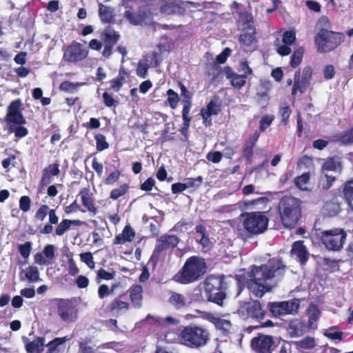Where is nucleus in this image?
Wrapping results in <instances>:
<instances>
[{"mask_svg": "<svg viewBox=\"0 0 353 353\" xmlns=\"http://www.w3.org/2000/svg\"><path fill=\"white\" fill-rule=\"evenodd\" d=\"M285 271V265L276 258L262 265L253 266L248 273L247 288L256 297L261 298L272 290V282L280 280Z\"/></svg>", "mask_w": 353, "mask_h": 353, "instance_id": "nucleus-1", "label": "nucleus"}, {"mask_svg": "<svg viewBox=\"0 0 353 353\" xmlns=\"http://www.w3.org/2000/svg\"><path fill=\"white\" fill-rule=\"evenodd\" d=\"M21 101L19 99L12 101L7 108V113L3 118L5 130L8 133H14L17 138L26 137L28 130L23 125L26 123V119L21 112Z\"/></svg>", "mask_w": 353, "mask_h": 353, "instance_id": "nucleus-2", "label": "nucleus"}, {"mask_svg": "<svg viewBox=\"0 0 353 353\" xmlns=\"http://www.w3.org/2000/svg\"><path fill=\"white\" fill-rule=\"evenodd\" d=\"M206 264L203 259L191 256L187 259L181 270L175 276L176 280L186 284L194 282L206 272Z\"/></svg>", "mask_w": 353, "mask_h": 353, "instance_id": "nucleus-3", "label": "nucleus"}, {"mask_svg": "<svg viewBox=\"0 0 353 353\" xmlns=\"http://www.w3.org/2000/svg\"><path fill=\"white\" fill-rule=\"evenodd\" d=\"M280 217L285 228L295 226L301 216V204L299 199L292 196L283 197L279 202Z\"/></svg>", "mask_w": 353, "mask_h": 353, "instance_id": "nucleus-4", "label": "nucleus"}, {"mask_svg": "<svg viewBox=\"0 0 353 353\" xmlns=\"http://www.w3.org/2000/svg\"><path fill=\"white\" fill-rule=\"evenodd\" d=\"M207 329L197 325L185 327L179 334L181 343L192 348L204 346L209 340Z\"/></svg>", "mask_w": 353, "mask_h": 353, "instance_id": "nucleus-5", "label": "nucleus"}, {"mask_svg": "<svg viewBox=\"0 0 353 353\" xmlns=\"http://www.w3.org/2000/svg\"><path fill=\"white\" fill-rule=\"evenodd\" d=\"M344 39L343 33L323 29L317 34L315 42L319 52H327L337 48L343 42Z\"/></svg>", "mask_w": 353, "mask_h": 353, "instance_id": "nucleus-6", "label": "nucleus"}, {"mask_svg": "<svg viewBox=\"0 0 353 353\" xmlns=\"http://www.w3.org/2000/svg\"><path fill=\"white\" fill-rule=\"evenodd\" d=\"M223 281L221 277L208 276L204 282L205 292L208 301L222 306L225 294L223 288Z\"/></svg>", "mask_w": 353, "mask_h": 353, "instance_id": "nucleus-7", "label": "nucleus"}, {"mask_svg": "<svg viewBox=\"0 0 353 353\" xmlns=\"http://www.w3.org/2000/svg\"><path fill=\"white\" fill-rule=\"evenodd\" d=\"M268 221V218L263 212H250L245 214L243 225L248 232L258 234L267 229Z\"/></svg>", "mask_w": 353, "mask_h": 353, "instance_id": "nucleus-8", "label": "nucleus"}, {"mask_svg": "<svg viewBox=\"0 0 353 353\" xmlns=\"http://www.w3.org/2000/svg\"><path fill=\"white\" fill-rule=\"evenodd\" d=\"M345 239L346 233L342 229L333 228L321 232V240L325 247L329 250H340Z\"/></svg>", "mask_w": 353, "mask_h": 353, "instance_id": "nucleus-9", "label": "nucleus"}, {"mask_svg": "<svg viewBox=\"0 0 353 353\" xmlns=\"http://www.w3.org/2000/svg\"><path fill=\"white\" fill-rule=\"evenodd\" d=\"M57 314L65 323L75 322L78 319V309L74 303L70 299L57 301Z\"/></svg>", "mask_w": 353, "mask_h": 353, "instance_id": "nucleus-10", "label": "nucleus"}, {"mask_svg": "<svg viewBox=\"0 0 353 353\" xmlns=\"http://www.w3.org/2000/svg\"><path fill=\"white\" fill-rule=\"evenodd\" d=\"M299 305V300L296 299L287 301L271 303L270 311L274 316L294 314L298 311Z\"/></svg>", "mask_w": 353, "mask_h": 353, "instance_id": "nucleus-11", "label": "nucleus"}, {"mask_svg": "<svg viewBox=\"0 0 353 353\" xmlns=\"http://www.w3.org/2000/svg\"><path fill=\"white\" fill-rule=\"evenodd\" d=\"M238 312L243 319H263L265 316V311L261 304L258 301H252L242 304Z\"/></svg>", "mask_w": 353, "mask_h": 353, "instance_id": "nucleus-12", "label": "nucleus"}, {"mask_svg": "<svg viewBox=\"0 0 353 353\" xmlns=\"http://www.w3.org/2000/svg\"><path fill=\"white\" fill-rule=\"evenodd\" d=\"M88 54V51L85 46L74 42L65 49L63 59L68 62L75 63L85 59Z\"/></svg>", "mask_w": 353, "mask_h": 353, "instance_id": "nucleus-13", "label": "nucleus"}, {"mask_svg": "<svg viewBox=\"0 0 353 353\" xmlns=\"http://www.w3.org/2000/svg\"><path fill=\"white\" fill-rule=\"evenodd\" d=\"M312 69L311 67H305L303 70L301 78H300V71L297 70L294 74V85L292 94L294 96L299 91L300 93H304L308 88L312 78Z\"/></svg>", "mask_w": 353, "mask_h": 353, "instance_id": "nucleus-14", "label": "nucleus"}, {"mask_svg": "<svg viewBox=\"0 0 353 353\" xmlns=\"http://www.w3.org/2000/svg\"><path fill=\"white\" fill-rule=\"evenodd\" d=\"M125 17L133 25L147 24L151 21V12L145 8H140L137 11L128 10L124 13Z\"/></svg>", "mask_w": 353, "mask_h": 353, "instance_id": "nucleus-15", "label": "nucleus"}, {"mask_svg": "<svg viewBox=\"0 0 353 353\" xmlns=\"http://www.w3.org/2000/svg\"><path fill=\"white\" fill-rule=\"evenodd\" d=\"M251 345L256 353H272L273 340L268 335H260L252 340Z\"/></svg>", "mask_w": 353, "mask_h": 353, "instance_id": "nucleus-16", "label": "nucleus"}, {"mask_svg": "<svg viewBox=\"0 0 353 353\" xmlns=\"http://www.w3.org/2000/svg\"><path fill=\"white\" fill-rule=\"evenodd\" d=\"M179 242V238L175 235L165 234L157 240L153 256L159 254L161 252L175 248Z\"/></svg>", "mask_w": 353, "mask_h": 353, "instance_id": "nucleus-17", "label": "nucleus"}, {"mask_svg": "<svg viewBox=\"0 0 353 353\" xmlns=\"http://www.w3.org/2000/svg\"><path fill=\"white\" fill-rule=\"evenodd\" d=\"M158 64L156 52L148 54L138 62L136 73L139 77L145 78L148 68L157 67Z\"/></svg>", "mask_w": 353, "mask_h": 353, "instance_id": "nucleus-18", "label": "nucleus"}, {"mask_svg": "<svg viewBox=\"0 0 353 353\" xmlns=\"http://www.w3.org/2000/svg\"><path fill=\"white\" fill-rule=\"evenodd\" d=\"M296 41V34L294 31H286L283 34L282 43H276L277 52L281 56L288 55L291 52V46Z\"/></svg>", "mask_w": 353, "mask_h": 353, "instance_id": "nucleus-19", "label": "nucleus"}, {"mask_svg": "<svg viewBox=\"0 0 353 353\" xmlns=\"http://www.w3.org/2000/svg\"><path fill=\"white\" fill-rule=\"evenodd\" d=\"M102 37L104 43L103 54L104 57H108L110 56L112 48L118 41L119 35L114 30L107 28L104 30Z\"/></svg>", "mask_w": 353, "mask_h": 353, "instance_id": "nucleus-20", "label": "nucleus"}, {"mask_svg": "<svg viewBox=\"0 0 353 353\" xmlns=\"http://www.w3.org/2000/svg\"><path fill=\"white\" fill-rule=\"evenodd\" d=\"M221 111L219 105L213 102L210 101L206 108H203L201 111V114L202 116L203 120V124L205 126H209L212 123V120L210 119L212 115H217Z\"/></svg>", "mask_w": 353, "mask_h": 353, "instance_id": "nucleus-21", "label": "nucleus"}, {"mask_svg": "<svg viewBox=\"0 0 353 353\" xmlns=\"http://www.w3.org/2000/svg\"><path fill=\"white\" fill-rule=\"evenodd\" d=\"M291 254L301 264H305L308 259V252L302 241H296L293 243Z\"/></svg>", "mask_w": 353, "mask_h": 353, "instance_id": "nucleus-22", "label": "nucleus"}, {"mask_svg": "<svg viewBox=\"0 0 353 353\" xmlns=\"http://www.w3.org/2000/svg\"><path fill=\"white\" fill-rule=\"evenodd\" d=\"M292 343L296 349L302 353H310L316 345V339L311 336L304 337L301 340L294 341Z\"/></svg>", "mask_w": 353, "mask_h": 353, "instance_id": "nucleus-23", "label": "nucleus"}, {"mask_svg": "<svg viewBox=\"0 0 353 353\" xmlns=\"http://www.w3.org/2000/svg\"><path fill=\"white\" fill-rule=\"evenodd\" d=\"M168 302L174 307L178 310L188 306L191 303L190 299L185 294L175 292H170Z\"/></svg>", "mask_w": 353, "mask_h": 353, "instance_id": "nucleus-24", "label": "nucleus"}, {"mask_svg": "<svg viewBox=\"0 0 353 353\" xmlns=\"http://www.w3.org/2000/svg\"><path fill=\"white\" fill-rule=\"evenodd\" d=\"M135 236V232L132 228L127 225L124 227L121 233L117 235L114 240V245H123L128 242H132Z\"/></svg>", "mask_w": 353, "mask_h": 353, "instance_id": "nucleus-25", "label": "nucleus"}, {"mask_svg": "<svg viewBox=\"0 0 353 353\" xmlns=\"http://www.w3.org/2000/svg\"><path fill=\"white\" fill-rule=\"evenodd\" d=\"M224 72L227 79L230 81L232 86L241 88L245 84L247 79L245 75L238 74L234 72L229 67L225 68Z\"/></svg>", "mask_w": 353, "mask_h": 353, "instance_id": "nucleus-26", "label": "nucleus"}, {"mask_svg": "<svg viewBox=\"0 0 353 353\" xmlns=\"http://www.w3.org/2000/svg\"><path fill=\"white\" fill-rule=\"evenodd\" d=\"M25 279L32 283L39 281L41 279L38 268L36 266L30 265L22 270L20 273V279L23 281Z\"/></svg>", "mask_w": 353, "mask_h": 353, "instance_id": "nucleus-27", "label": "nucleus"}, {"mask_svg": "<svg viewBox=\"0 0 353 353\" xmlns=\"http://www.w3.org/2000/svg\"><path fill=\"white\" fill-rule=\"evenodd\" d=\"M60 172L59 165L57 163L50 164L43 170V175L41 183L46 185L50 183L51 176H57Z\"/></svg>", "mask_w": 353, "mask_h": 353, "instance_id": "nucleus-28", "label": "nucleus"}, {"mask_svg": "<svg viewBox=\"0 0 353 353\" xmlns=\"http://www.w3.org/2000/svg\"><path fill=\"white\" fill-rule=\"evenodd\" d=\"M82 222L79 220L63 219L57 224L55 228V234L57 236H63L72 225H81Z\"/></svg>", "mask_w": 353, "mask_h": 353, "instance_id": "nucleus-29", "label": "nucleus"}, {"mask_svg": "<svg viewBox=\"0 0 353 353\" xmlns=\"http://www.w3.org/2000/svg\"><path fill=\"white\" fill-rule=\"evenodd\" d=\"M79 196L81 197L83 206L86 208L88 211L92 213V215H95L97 210L94 205L93 201L90 195L89 191L84 189L79 192Z\"/></svg>", "mask_w": 353, "mask_h": 353, "instance_id": "nucleus-30", "label": "nucleus"}, {"mask_svg": "<svg viewBox=\"0 0 353 353\" xmlns=\"http://www.w3.org/2000/svg\"><path fill=\"white\" fill-rule=\"evenodd\" d=\"M305 328L304 324L300 320L296 319L289 323L288 332L292 336H299L304 333Z\"/></svg>", "mask_w": 353, "mask_h": 353, "instance_id": "nucleus-31", "label": "nucleus"}, {"mask_svg": "<svg viewBox=\"0 0 353 353\" xmlns=\"http://www.w3.org/2000/svg\"><path fill=\"white\" fill-rule=\"evenodd\" d=\"M99 14L101 21L104 23H110L114 19V9L111 7L100 3L99 6Z\"/></svg>", "mask_w": 353, "mask_h": 353, "instance_id": "nucleus-32", "label": "nucleus"}, {"mask_svg": "<svg viewBox=\"0 0 353 353\" xmlns=\"http://www.w3.org/2000/svg\"><path fill=\"white\" fill-rule=\"evenodd\" d=\"M129 292L132 303L136 306H140L142 301V287L139 285H132Z\"/></svg>", "mask_w": 353, "mask_h": 353, "instance_id": "nucleus-33", "label": "nucleus"}, {"mask_svg": "<svg viewBox=\"0 0 353 353\" xmlns=\"http://www.w3.org/2000/svg\"><path fill=\"white\" fill-rule=\"evenodd\" d=\"M341 170V162L336 158L327 159L323 165V173H328V172H340Z\"/></svg>", "mask_w": 353, "mask_h": 353, "instance_id": "nucleus-34", "label": "nucleus"}, {"mask_svg": "<svg viewBox=\"0 0 353 353\" xmlns=\"http://www.w3.org/2000/svg\"><path fill=\"white\" fill-rule=\"evenodd\" d=\"M324 335L335 343H339L347 334L336 330L335 327H331L324 331Z\"/></svg>", "mask_w": 353, "mask_h": 353, "instance_id": "nucleus-35", "label": "nucleus"}, {"mask_svg": "<svg viewBox=\"0 0 353 353\" xmlns=\"http://www.w3.org/2000/svg\"><path fill=\"white\" fill-rule=\"evenodd\" d=\"M157 4H162L160 12L164 14H174L179 10V7L172 2V0H159Z\"/></svg>", "mask_w": 353, "mask_h": 353, "instance_id": "nucleus-36", "label": "nucleus"}, {"mask_svg": "<svg viewBox=\"0 0 353 353\" xmlns=\"http://www.w3.org/2000/svg\"><path fill=\"white\" fill-rule=\"evenodd\" d=\"M45 339L39 337L32 342L26 344V348L28 353H40L43 351Z\"/></svg>", "mask_w": 353, "mask_h": 353, "instance_id": "nucleus-37", "label": "nucleus"}, {"mask_svg": "<svg viewBox=\"0 0 353 353\" xmlns=\"http://www.w3.org/2000/svg\"><path fill=\"white\" fill-rule=\"evenodd\" d=\"M207 75L211 83H213L221 72V66L216 63H208L206 65Z\"/></svg>", "mask_w": 353, "mask_h": 353, "instance_id": "nucleus-38", "label": "nucleus"}, {"mask_svg": "<svg viewBox=\"0 0 353 353\" xmlns=\"http://www.w3.org/2000/svg\"><path fill=\"white\" fill-rule=\"evenodd\" d=\"M246 30H248L247 32H243L240 35L239 41L244 46H250L256 41V37H254L255 29L252 28Z\"/></svg>", "mask_w": 353, "mask_h": 353, "instance_id": "nucleus-39", "label": "nucleus"}, {"mask_svg": "<svg viewBox=\"0 0 353 353\" xmlns=\"http://www.w3.org/2000/svg\"><path fill=\"white\" fill-rule=\"evenodd\" d=\"M239 21L242 23L243 29L254 28L253 26L252 16L245 10L240 12Z\"/></svg>", "mask_w": 353, "mask_h": 353, "instance_id": "nucleus-40", "label": "nucleus"}, {"mask_svg": "<svg viewBox=\"0 0 353 353\" xmlns=\"http://www.w3.org/2000/svg\"><path fill=\"white\" fill-rule=\"evenodd\" d=\"M191 108V103L190 100H186L184 101L183 108L182 110V117L183 120V132L187 131L190 123V117H189L188 114L190 112Z\"/></svg>", "mask_w": 353, "mask_h": 353, "instance_id": "nucleus-41", "label": "nucleus"}, {"mask_svg": "<svg viewBox=\"0 0 353 353\" xmlns=\"http://www.w3.org/2000/svg\"><path fill=\"white\" fill-rule=\"evenodd\" d=\"M271 82L268 79H261L260 81L259 86L257 89L256 94L261 99H267L268 92L271 89Z\"/></svg>", "mask_w": 353, "mask_h": 353, "instance_id": "nucleus-42", "label": "nucleus"}, {"mask_svg": "<svg viewBox=\"0 0 353 353\" xmlns=\"http://www.w3.org/2000/svg\"><path fill=\"white\" fill-rule=\"evenodd\" d=\"M310 180L309 173H303L294 179V183L296 186L303 191H307L309 188L307 184Z\"/></svg>", "mask_w": 353, "mask_h": 353, "instance_id": "nucleus-43", "label": "nucleus"}, {"mask_svg": "<svg viewBox=\"0 0 353 353\" xmlns=\"http://www.w3.org/2000/svg\"><path fill=\"white\" fill-rule=\"evenodd\" d=\"M125 75L126 72L123 70L121 69L118 76L111 80L110 88L114 91H119L125 81Z\"/></svg>", "mask_w": 353, "mask_h": 353, "instance_id": "nucleus-44", "label": "nucleus"}, {"mask_svg": "<svg viewBox=\"0 0 353 353\" xmlns=\"http://www.w3.org/2000/svg\"><path fill=\"white\" fill-rule=\"evenodd\" d=\"M116 345L114 343H106L98 346L96 349H93L90 347H85L81 353H105L103 352L105 349H113Z\"/></svg>", "mask_w": 353, "mask_h": 353, "instance_id": "nucleus-45", "label": "nucleus"}, {"mask_svg": "<svg viewBox=\"0 0 353 353\" xmlns=\"http://www.w3.org/2000/svg\"><path fill=\"white\" fill-rule=\"evenodd\" d=\"M307 314L308 316V321L309 324L312 325L314 323H315L320 315V311L318 309L317 306L315 305H310V307L307 310Z\"/></svg>", "mask_w": 353, "mask_h": 353, "instance_id": "nucleus-46", "label": "nucleus"}, {"mask_svg": "<svg viewBox=\"0 0 353 353\" xmlns=\"http://www.w3.org/2000/svg\"><path fill=\"white\" fill-rule=\"evenodd\" d=\"M214 325L216 328L223 331V333L229 332L232 327V324L230 321L220 317L217 318V321H216Z\"/></svg>", "mask_w": 353, "mask_h": 353, "instance_id": "nucleus-47", "label": "nucleus"}, {"mask_svg": "<svg viewBox=\"0 0 353 353\" xmlns=\"http://www.w3.org/2000/svg\"><path fill=\"white\" fill-rule=\"evenodd\" d=\"M304 50L303 48H299L296 50H294L292 57H291V65L293 68H296L298 66L301 62L302 61L303 54Z\"/></svg>", "mask_w": 353, "mask_h": 353, "instance_id": "nucleus-48", "label": "nucleus"}, {"mask_svg": "<svg viewBox=\"0 0 353 353\" xmlns=\"http://www.w3.org/2000/svg\"><path fill=\"white\" fill-rule=\"evenodd\" d=\"M50 208L46 204L41 205L39 209L36 211L34 217L37 220L43 221L46 219V216L48 215Z\"/></svg>", "mask_w": 353, "mask_h": 353, "instance_id": "nucleus-49", "label": "nucleus"}, {"mask_svg": "<svg viewBox=\"0 0 353 353\" xmlns=\"http://www.w3.org/2000/svg\"><path fill=\"white\" fill-rule=\"evenodd\" d=\"M128 303L120 299H115L110 304V308L112 311L126 310L128 309Z\"/></svg>", "mask_w": 353, "mask_h": 353, "instance_id": "nucleus-50", "label": "nucleus"}, {"mask_svg": "<svg viewBox=\"0 0 353 353\" xmlns=\"http://www.w3.org/2000/svg\"><path fill=\"white\" fill-rule=\"evenodd\" d=\"M335 176L329 174L328 173H323V177L321 179V185L323 190H328L332 185L333 182L335 181Z\"/></svg>", "mask_w": 353, "mask_h": 353, "instance_id": "nucleus-51", "label": "nucleus"}, {"mask_svg": "<svg viewBox=\"0 0 353 353\" xmlns=\"http://www.w3.org/2000/svg\"><path fill=\"white\" fill-rule=\"evenodd\" d=\"M97 143V150L99 152L104 150L109 147V144L105 140L104 135L101 134H97L94 137Z\"/></svg>", "mask_w": 353, "mask_h": 353, "instance_id": "nucleus-52", "label": "nucleus"}, {"mask_svg": "<svg viewBox=\"0 0 353 353\" xmlns=\"http://www.w3.org/2000/svg\"><path fill=\"white\" fill-rule=\"evenodd\" d=\"M168 95V101L170 104L171 108H176L177 103L179 101V95L176 92H175L173 90L169 89L167 91Z\"/></svg>", "mask_w": 353, "mask_h": 353, "instance_id": "nucleus-53", "label": "nucleus"}, {"mask_svg": "<svg viewBox=\"0 0 353 353\" xmlns=\"http://www.w3.org/2000/svg\"><path fill=\"white\" fill-rule=\"evenodd\" d=\"M128 187L126 185H122L117 188L113 189L110 194V198L116 200L124 195L128 191Z\"/></svg>", "mask_w": 353, "mask_h": 353, "instance_id": "nucleus-54", "label": "nucleus"}, {"mask_svg": "<svg viewBox=\"0 0 353 353\" xmlns=\"http://www.w3.org/2000/svg\"><path fill=\"white\" fill-rule=\"evenodd\" d=\"M20 254L24 258L28 259L31 253L32 243L30 241L26 242L23 244H20L18 246Z\"/></svg>", "mask_w": 353, "mask_h": 353, "instance_id": "nucleus-55", "label": "nucleus"}, {"mask_svg": "<svg viewBox=\"0 0 353 353\" xmlns=\"http://www.w3.org/2000/svg\"><path fill=\"white\" fill-rule=\"evenodd\" d=\"M81 261L85 263L88 267L90 269H94L95 266V263L93 260V256L91 252H84L80 254Z\"/></svg>", "mask_w": 353, "mask_h": 353, "instance_id": "nucleus-56", "label": "nucleus"}, {"mask_svg": "<svg viewBox=\"0 0 353 353\" xmlns=\"http://www.w3.org/2000/svg\"><path fill=\"white\" fill-rule=\"evenodd\" d=\"M68 339L66 337L55 338L54 340L50 341L47 346L48 347V351L47 353H53L56 350L57 347L65 343Z\"/></svg>", "mask_w": 353, "mask_h": 353, "instance_id": "nucleus-57", "label": "nucleus"}, {"mask_svg": "<svg viewBox=\"0 0 353 353\" xmlns=\"http://www.w3.org/2000/svg\"><path fill=\"white\" fill-rule=\"evenodd\" d=\"M337 140L344 144L353 143V128L338 136Z\"/></svg>", "mask_w": 353, "mask_h": 353, "instance_id": "nucleus-58", "label": "nucleus"}, {"mask_svg": "<svg viewBox=\"0 0 353 353\" xmlns=\"http://www.w3.org/2000/svg\"><path fill=\"white\" fill-rule=\"evenodd\" d=\"M203 181V178L201 176H198L196 178H189L185 180L184 182L186 189L188 188H197L199 187Z\"/></svg>", "mask_w": 353, "mask_h": 353, "instance_id": "nucleus-59", "label": "nucleus"}, {"mask_svg": "<svg viewBox=\"0 0 353 353\" xmlns=\"http://www.w3.org/2000/svg\"><path fill=\"white\" fill-rule=\"evenodd\" d=\"M274 119L272 115L266 114L261 117L260 120V130L261 131H265L272 123Z\"/></svg>", "mask_w": 353, "mask_h": 353, "instance_id": "nucleus-60", "label": "nucleus"}, {"mask_svg": "<svg viewBox=\"0 0 353 353\" xmlns=\"http://www.w3.org/2000/svg\"><path fill=\"white\" fill-rule=\"evenodd\" d=\"M30 199L28 196H23L19 200V208L23 212H28L30 209Z\"/></svg>", "mask_w": 353, "mask_h": 353, "instance_id": "nucleus-61", "label": "nucleus"}, {"mask_svg": "<svg viewBox=\"0 0 353 353\" xmlns=\"http://www.w3.org/2000/svg\"><path fill=\"white\" fill-rule=\"evenodd\" d=\"M343 194L345 199L353 197V179L345 183L343 188Z\"/></svg>", "mask_w": 353, "mask_h": 353, "instance_id": "nucleus-62", "label": "nucleus"}, {"mask_svg": "<svg viewBox=\"0 0 353 353\" xmlns=\"http://www.w3.org/2000/svg\"><path fill=\"white\" fill-rule=\"evenodd\" d=\"M253 147H254V145L247 143L245 145V147L243 149V157H245L249 163H250L252 161V157L253 155Z\"/></svg>", "mask_w": 353, "mask_h": 353, "instance_id": "nucleus-63", "label": "nucleus"}, {"mask_svg": "<svg viewBox=\"0 0 353 353\" xmlns=\"http://www.w3.org/2000/svg\"><path fill=\"white\" fill-rule=\"evenodd\" d=\"M54 246L51 244L46 245L43 248V254L49 260H52L54 258Z\"/></svg>", "mask_w": 353, "mask_h": 353, "instance_id": "nucleus-64", "label": "nucleus"}]
</instances>
